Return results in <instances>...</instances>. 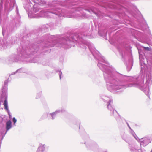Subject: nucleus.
I'll use <instances>...</instances> for the list:
<instances>
[{"instance_id": "f257e3e1", "label": "nucleus", "mask_w": 152, "mask_h": 152, "mask_svg": "<svg viewBox=\"0 0 152 152\" xmlns=\"http://www.w3.org/2000/svg\"><path fill=\"white\" fill-rule=\"evenodd\" d=\"M12 127V122L9 120L6 123V129L7 130H9Z\"/></svg>"}, {"instance_id": "f03ea898", "label": "nucleus", "mask_w": 152, "mask_h": 152, "mask_svg": "<svg viewBox=\"0 0 152 152\" xmlns=\"http://www.w3.org/2000/svg\"><path fill=\"white\" fill-rule=\"evenodd\" d=\"M45 149L44 145H41L38 148L37 151L38 152H42Z\"/></svg>"}, {"instance_id": "7ed1b4c3", "label": "nucleus", "mask_w": 152, "mask_h": 152, "mask_svg": "<svg viewBox=\"0 0 152 152\" xmlns=\"http://www.w3.org/2000/svg\"><path fill=\"white\" fill-rule=\"evenodd\" d=\"M4 105L5 109L7 110H8V103L7 100L5 99L4 100Z\"/></svg>"}, {"instance_id": "20e7f679", "label": "nucleus", "mask_w": 152, "mask_h": 152, "mask_svg": "<svg viewBox=\"0 0 152 152\" xmlns=\"http://www.w3.org/2000/svg\"><path fill=\"white\" fill-rule=\"evenodd\" d=\"M142 48L145 50L148 51H151V49L148 47H142Z\"/></svg>"}, {"instance_id": "39448f33", "label": "nucleus", "mask_w": 152, "mask_h": 152, "mask_svg": "<svg viewBox=\"0 0 152 152\" xmlns=\"http://www.w3.org/2000/svg\"><path fill=\"white\" fill-rule=\"evenodd\" d=\"M13 121L14 124L16 122L17 120L15 117H14L13 118Z\"/></svg>"}, {"instance_id": "423d86ee", "label": "nucleus", "mask_w": 152, "mask_h": 152, "mask_svg": "<svg viewBox=\"0 0 152 152\" xmlns=\"http://www.w3.org/2000/svg\"><path fill=\"white\" fill-rule=\"evenodd\" d=\"M115 119H116V120H117L118 118H116Z\"/></svg>"}, {"instance_id": "0eeeda50", "label": "nucleus", "mask_w": 152, "mask_h": 152, "mask_svg": "<svg viewBox=\"0 0 152 152\" xmlns=\"http://www.w3.org/2000/svg\"><path fill=\"white\" fill-rule=\"evenodd\" d=\"M151 152H152V149L151 150Z\"/></svg>"}]
</instances>
